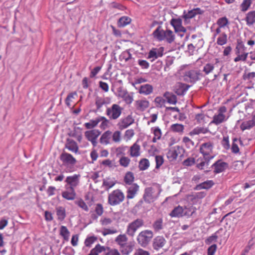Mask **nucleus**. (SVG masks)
<instances>
[{
    "label": "nucleus",
    "instance_id": "nucleus-38",
    "mask_svg": "<svg viewBox=\"0 0 255 255\" xmlns=\"http://www.w3.org/2000/svg\"><path fill=\"white\" fill-rule=\"evenodd\" d=\"M238 142H239L241 144H243V141L241 140L238 139L237 138L233 139L231 150L234 153H237L239 152V148L237 143Z\"/></svg>",
    "mask_w": 255,
    "mask_h": 255
},
{
    "label": "nucleus",
    "instance_id": "nucleus-49",
    "mask_svg": "<svg viewBox=\"0 0 255 255\" xmlns=\"http://www.w3.org/2000/svg\"><path fill=\"white\" fill-rule=\"evenodd\" d=\"M134 175L131 172H128L124 177L125 182L128 185H131L132 182L134 180Z\"/></svg>",
    "mask_w": 255,
    "mask_h": 255
},
{
    "label": "nucleus",
    "instance_id": "nucleus-24",
    "mask_svg": "<svg viewBox=\"0 0 255 255\" xmlns=\"http://www.w3.org/2000/svg\"><path fill=\"white\" fill-rule=\"evenodd\" d=\"M153 87L148 84L141 85L139 89V93L144 95L150 94L153 92Z\"/></svg>",
    "mask_w": 255,
    "mask_h": 255
},
{
    "label": "nucleus",
    "instance_id": "nucleus-7",
    "mask_svg": "<svg viewBox=\"0 0 255 255\" xmlns=\"http://www.w3.org/2000/svg\"><path fill=\"white\" fill-rule=\"evenodd\" d=\"M214 144L211 141H208L202 143L200 147V152L202 154L203 157L208 160H211L214 156L211 154L213 152Z\"/></svg>",
    "mask_w": 255,
    "mask_h": 255
},
{
    "label": "nucleus",
    "instance_id": "nucleus-27",
    "mask_svg": "<svg viewBox=\"0 0 255 255\" xmlns=\"http://www.w3.org/2000/svg\"><path fill=\"white\" fill-rule=\"evenodd\" d=\"M203 12L204 11L199 7L193 8V9L189 10L188 12L184 15V17L185 18H191L196 15L202 14Z\"/></svg>",
    "mask_w": 255,
    "mask_h": 255
},
{
    "label": "nucleus",
    "instance_id": "nucleus-30",
    "mask_svg": "<svg viewBox=\"0 0 255 255\" xmlns=\"http://www.w3.org/2000/svg\"><path fill=\"white\" fill-rule=\"evenodd\" d=\"M106 248L105 246H102L100 244H97L94 248L92 249L88 255H99V254L106 252Z\"/></svg>",
    "mask_w": 255,
    "mask_h": 255
},
{
    "label": "nucleus",
    "instance_id": "nucleus-18",
    "mask_svg": "<svg viewBox=\"0 0 255 255\" xmlns=\"http://www.w3.org/2000/svg\"><path fill=\"white\" fill-rule=\"evenodd\" d=\"M65 148L69 150L74 152L77 153L79 150L78 146L77 143L73 139L68 138L65 144Z\"/></svg>",
    "mask_w": 255,
    "mask_h": 255
},
{
    "label": "nucleus",
    "instance_id": "nucleus-45",
    "mask_svg": "<svg viewBox=\"0 0 255 255\" xmlns=\"http://www.w3.org/2000/svg\"><path fill=\"white\" fill-rule=\"evenodd\" d=\"M184 216H191L195 212L196 208L192 206H185L183 208Z\"/></svg>",
    "mask_w": 255,
    "mask_h": 255
},
{
    "label": "nucleus",
    "instance_id": "nucleus-3",
    "mask_svg": "<svg viewBox=\"0 0 255 255\" xmlns=\"http://www.w3.org/2000/svg\"><path fill=\"white\" fill-rule=\"evenodd\" d=\"M144 225V221L141 219H137L130 223L127 227L126 234L130 237H133L138 229Z\"/></svg>",
    "mask_w": 255,
    "mask_h": 255
},
{
    "label": "nucleus",
    "instance_id": "nucleus-13",
    "mask_svg": "<svg viewBox=\"0 0 255 255\" xmlns=\"http://www.w3.org/2000/svg\"><path fill=\"white\" fill-rule=\"evenodd\" d=\"M101 132L98 129H92L86 131L85 132V135L86 138L91 142L93 145L95 146L97 145V139L100 135Z\"/></svg>",
    "mask_w": 255,
    "mask_h": 255
},
{
    "label": "nucleus",
    "instance_id": "nucleus-59",
    "mask_svg": "<svg viewBox=\"0 0 255 255\" xmlns=\"http://www.w3.org/2000/svg\"><path fill=\"white\" fill-rule=\"evenodd\" d=\"M156 106L158 108H162L165 103V100L161 97H157L154 99Z\"/></svg>",
    "mask_w": 255,
    "mask_h": 255
},
{
    "label": "nucleus",
    "instance_id": "nucleus-64",
    "mask_svg": "<svg viewBox=\"0 0 255 255\" xmlns=\"http://www.w3.org/2000/svg\"><path fill=\"white\" fill-rule=\"evenodd\" d=\"M120 57L121 58L124 59L126 62H127L129 59H131L132 55L128 51H126L122 53Z\"/></svg>",
    "mask_w": 255,
    "mask_h": 255
},
{
    "label": "nucleus",
    "instance_id": "nucleus-58",
    "mask_svg": "<svg viewBox=\"0 0 255 255\" xmlns=\"http://www.w3.org/2000/svg\"><path fill=\"white\" fill-rule=\"evenodd\" d=\"M75 204L83 210L87 212L89 211V208L88 206L82 199H81L75 201Z\"/></svg>",
    "mask_w": 255,
    "mask_h": 255
},
{
    "label": "nucleus",
    "instance_id": "nucleus-2",
    "mask_svg": "<svg viewBox=\"0 0 255 255\" xmlns=\"http://www.w3.org/2000/svg\"><path fill=\"white\" fill-rule=\"evenodd\" d=\"M153 232L150 230H144L138 233L136 237L138 244L142 248H146L153 237Z\"/></svg>",
    "mask_w": 255,
    "mask_h": 255
},
{
    "label": "nucleus",
    "instance_id": "nucleus-62",
    "mask_svg": "<svg viewBox=\"0 0 255 255\" xmlns=\"http://www.w3.org/2000/svg\"><path fill=\"white\" fill-rule=\"evenodd\" d=\"M175 32L176 33H179V35L180 36L182 37L184 35V33L186 32V30L185 27H184L182 24H180L178 26L175 27L174 28Z\"/></svg>",
    "mask_w": 255,
    "mask_h": 255
},
{
    "label": "nucleus",
    "instance_id": "nucleus-53",
    "mask_svg": "<svg viewBox=\"0 0 255 255\" xmlns=\"http://www.w3.org/2000/svg\"><path fill=\"white\" fill-rule=\"evenodd\" d=\"M106 253L104 255H121L119 251L117 249L106 247Z\"/></svg>",
    "mask_w": 255,
    "mask_h": 255
},
{
    "label": "nucleus",
    "instance_id": "nucleus-11",
    "mask_svg": "<svg viewBox=\"0 0 255 255\" xmlns=\"http://www.w3.org/2000/svg\"><path fill=\"white\" fill-rule=\"evenodd\" d=\"M183 153V148L179 146L171 148L167 153V157L169 161L175 160L178 156H180Z\"/></svg>",
    "mask_w": 255,
    "mask_h": 255
},
{
    "label": "nucleus",
    "instance_id": "nucleus-5",
    "mask_svg": "<svg viewBox=\"0 0 255 255\" xmlns=\"http://www.w3.org/2000/svg\"><path fill=\"white\" fill-rule=\"evenodd\" d=\"M203 76L202 73L199 70H190L186 71L183 76V80L187 82L194 83L200 80Z\"/></svg>",
    "mask_w": 255,
    "mask_h": 255
},
{
    "label": "nucleus",
    "instance_id": "nucleus-26",
    "mask_svg": "<svg viewBox=\"0 0 255 255\" xmlns=\"http://www.w3.org/2000/svg\"><path fill=\"white\" fill-rule=\"evenodd\" d=\"M245 20L247 24L251 26L255 23V10H252L248 12L246 14Z\"/></svg>",
    "mask_w": 255,
    "mask_h": 255
},
{
    "label": "nucleus",
    "instance_id": "nucleus-52",
    "mask_svg": "<svg viewBox=\"0 0 255 255\" xmlns=\"http://www.w3.org/2000/svg\"><path fill=\"white\" fill-rule=\"evenodd\" d=\"M239 53L240 52L239 50L236 51V54H238V56L234 59V61L235 62H237L240 61H246L249 53L244 52L243 54L241 55L239 54Z\"/></svg>",
    "mask_w": 255,
    "mask_h": 255
},
{
    "label": "nucleus",
    "instance_id": "nucleus-8",
    "mask_svg": "<svg viewBox=\"0 0 255 255\" xmlns=\"http://www.w3.org/2000/svg\"><path fill=\"white\" fill-rule=\"evenodd\" d=\"M80 177V174H76L67 176L65 180L67 183L65 185L66 189L75 190V188L79 185Z\"/></svg>",
    "mask_w": 255,
    "mask_h": 255
},
{
    "label": "nucleus",
    "instance_id": "nucleus-21",
    "mask_svg": "<svg viewBox=\"0 0 255 255\" xmlns=\"http://www.w3.org/2000/svg\"><path fill=\"white\" fill-rule=\"evenodd\" d=\"M140 146L136 142L130 146L129 150V155L131 157H137L140 155Z\"/></svg>",
    "mask_w": 255,
    "mask_h": 255
},
{
    "label": "nucleus",
    "instance_id": "nucleus-9",
    "mask_svg": "<svg viewBox=\"0 0 255 255\" xmlns=\"http://www.w3.org/2000/svg\"><path fill=\"white\" fill-rule=\"evenodd\" d=\"M59 158L63 165L68 167L73 166L77 163L76 158L72 155L65 151L62 152Z\"/></svg>",
    "mask_w": 255,
    "mask_h": 255
},
{
    "label": "nucleus",
    "instance_id": "nucleus-17",
    "mask_svg": "<svg viewBox=\"0 0 255 255\" xmlns=\"http://www.w3.org/2000/svg\"><path fill=\"white\" fill-rule=\"evenodd\" d=\"M110 103V99L107 98H103L100 97H97L95 99V105L97 107V109L95 110V112L100 111V109L102 106L105 104H108Z\"/></svg>",
    "mask_w": 255,
    "mask_h": 255
},
{
    "label": "nucleus",
    "instance_id": "nucleus-63",
    "mask_svg": "<svg viewBox=\"0 0 255 255\" xmlns=\"http://www.w3.org/2000/svg\"><path fill=\"white\" fill-rule=\"evenodd\" d=\"M156 162V168H159L164 162L163 158L161 155H156L155 157Z\"/></svg>",
    "mask_w": 255,
    "mask_h": 255
},
{
    "label": "nucleus",
    "instance_id": "nucleus-35",
    "mask_svg": "<svg viewBox=\"0 0 255 255\" xmlns=\"http://www.w3.org/2000/svg\"><path fill=\"white\" fill-rule=\"evenodd\" d=\"M131 19L128 16H123L121 17L118 22V26L123 27L130 23Z\"/></svg>",
    "mask_w": 255,
    "mask_h": 255
},
{
    "label": "nucleus",
    "instance_id": "nucleus-44",
    "mask_svg": "<svg viewBox=\"0 0 255 255\" xmlns=\"http://www.w3.org/2000/svg\"><path fill=\"white\" fill-rule=\"evenodd\" d=\"M152 129H153L154 133V137L152 139V142H156L157 140H159L161 138L162 135L161 131L159 127H155Z\"/></svg>",
    "mask_w": 255,
    "mask_h": 255
},
{
    "label": "nucleus",
    "instance_id": "nucleus-28",
    "mask_svg": "<svg viewBox=\"0 0 255 255\" xmlns=\"http://www.w3.org/2000/svg\"><path fill=\"white\" fill-rule=\"evenodd\" d=\"M172 217H181L184 216L183 207L178 206L175 208L170 213Z\"/></svg>",
    "mask_w": 255,
    "mask_h": 255
},
{
    "label": "nucleus",
    "instance_id": "nucleus-60",
    "mask_svg": "<svg viewBox=\"0 0 255 255\" xmlns=\"http://www.w3.org/2000/svg\"><path fill=\"white\" fill-rule=\"evenodd\" d=\"M112 137L115 142H120L121 140V132L120 131H116L112 134Z\"/></svg>",
    "mask_w": 255,
    "mask_h": 255
},
{
    "label": "nucleus",
    "instance_id": "nucleus-25",
    "mask_svg": "<svg viewBox=\"0 0 255 255\" xmlns=\"http://www.w3.org/2000/svg\"><path fill=\"white\" fill-rule=\"evenodd\" d=\"M76 195L75 190L69 189L62 192V197L67 200H73L75 198Z\"/></svg>",
    "mask_w": 255,
    "mask_h": 255
},
{
    "label": "nucleus",
    "instance_id": "nucleus-50",
    "mask_svg": "<svg viewBox=\"0 0 255 255\" xmlns=\"http://www.w3.org/2000/svg\"><path fill=\"white\" fill-rule=\"evenodd\" d=\"M229 23V20L225 16L219 18L217 21V24L220 28L224 27L228 25Z\"/></svg>",
    "mask_w": 255,
    "mask_h": 255
},
{
    "label": "nucleus",
    "instance_id": "nucleus-37",
    "mask_svg": "<svg viewBox=\"0 0 255 255\" xmlns=\"http://www.w3.org/2000/svg\"><path fill=\"white\" fill-rule=\"evenodd\" d=\"M228 41L227 35L223 32L221 33L217 40V44L219 45L222 46L227 43Z\"/></svg>",
    "mask_w": 255,
    "mask_h": 255
},
{
    "label": "nucleus",
    "instance_id": "nucleus-20",
    "mask_svg": "<svg viewBox=\"0 0 255 255\" xmlns=\"http://www.w3.org/2000/svg\"><path fill=\"white\" fill-rule=\"evenodd\" d=\"M139 189V186L136 184H133L128 188L127 191V198L132 199L134 197Z\"/></svg>",
    "mask_w": 255,
    "mask_h": 255
},
{
    "label": "nucleus",
    "instance_id": "nucleus-36",
    "mask_svg": "<svg viewBox=\"0 0 255 255\" xmlns=\"http://www.w3.org/2000/svg\"><path fill=\"white\" fill-rule=\"evenodd\" d=\"M95 211L97 215L95 214L92 215V218L94 219H97L98 218V216H101L103 213L104 209L102 205L101 204H97L96 205Z\"/></svg>",
    "mask_w": 255,
    "mask_h": 255
},
{
    "label": "nucleus",
    "instance_id": "nucleus-16",
    "mask_svg": "<svg viewBox=\"0 0 255 255\" xmlns=\"http://www.w3.org/2000/svg\"><path fill=\"white\" fill-rule=\"evenodd\" d=\"M212 166L214 168V173H219L224 171L227 168L228 164L219 160L215 162Z\"/></svg>",
    "mask_w": 255,
    "mask_h": 255
},
{
    "label": "nucleus",
    "instance_id": "nucleus-40",
    "mask_svg": "<svg viewBox=\"0 0 255 255\" xmlns=\"http://www.w3.org/2000/svg\"><path fill=\"white\" fill-rule=\"evenodd\" d=\"M254 126L252 121L251 120L243 122L240 126V128L242 130L244 131L246 129H250Z\"/></svg>",
    "mask_w": 255,
    "mask_h": 255
},
{
    "label": "nucleus",
    "instance_id": "nucleus-55",
    "mask_svg": "<svg viewBox=\"0 0 255 255\" xmlns=\"http://www.w3.org/2000/svg\"><path fill=\"white\" fill-rule=\"evenodd\" d=\"M179 89L177 91V94L179 95H184L188 90L189 87H190L189 85H187L185 84H179Z\"/></svg>",
    "mask_w": 255,
    "mask_h": 255
},
{
    "label": "nucleus",
    "instance_id": "nucleus-47",
    "mask_svg": "<svg viewBox=\"0 0 255 255\" xmlns=\"http://www.w3.org/2000/svg\"><path fill=\"white\" fill-rule=\"evenodd\" d=\"M99 123L101 122L100 128L102 129H105L109 127L110 121L108 120L106 117L103 116L99 117Z\"/></svg>",
    "mask_w": 255,
    "mask_h": 255
},
{
    "label": "nucleus",
    "instance_id": "nucleus-6",
    "mask_svg": "<svg viewBox=\"0 0 255 255\" xmlns=\"http://www.w3.org/2000/svg\"><path fill=\"white\" fill-rule=\"evenodd\" d=\"M123 108L120 105L114 104L110 108H108L106 113L110 120H117L121 115Z\"/></svg>",
    "mask_w": 255,
    "mask_h": 255
},
{
    "label": "nucleus",
    "instance_id": "nucleus-56",
    "mask_svg": "<svg viewBox=\"0 0 255 255\" xmlns=\"http://www.w3.org/2000/svg\"><path fill=\"white\" fill-rule=\"evenodd\" d=\"M130 162V159L128 157L125 156H122L119 160L120 165L124 167H128L129 165Z\"/></svg>",
    "mask_w": 255,
    "mask_h": 255
},
{
    "label": "nucleus",
    "instance_id": "nucleus-4",
    "mask_svg": "<svg viewBox=\"0 0 255 255\" xmlns=\"http://www.w3.org/2000/svg\"><path fill=\"white\" fill-rule=\"evenodd\" d=\"M125 199L124 194L119 189L112 192L108 196V203L111 206L120 204Z\"/></svg>",
    "mask_w": 255,
    "mask_h": 255
},
{
    "label": "nucleus",
    "instance_id": "nucleus-31",
    "mask_svg": "<svg viewBox=\"0 0 255 255\" xmlns=\"http://www.w3.org/2000/svg\"><path fill=\"white\" fill-rule=\"evenodd\" d=\"M128 238L126 234L119 235L115 238V242L119 245V246H121L124 244L128 243Z\"/></svg>",
    "mask_w": 255,
    "mask_h": 255
},
{
    "label": "nucleus",
    "instance_id": "nucleus-51",
    "mask_svg": "<svg viewBox=\"0 0 255 255\" xmlns=\"http://www.w3.org/2000/svg\"><path fill=\"white\" fill-rule=\"evenodd\" d=\"M97 240V238L95 236H90L87 237L84 242L86 247L90 248L93 244Z\"/></svg>",
    "mask_w": 255,
    "mask_h": 255
},
{
    "label": "nucleus",
    "instance_id": "nucleus-61",
    "mask_svg": "<svg viewBox=\"0 0 255 255\" xmlns=\"http://www.w3.org/2000/svg\"><path fill=\"white\" fill-rule=\"evenodd\" d=\"M218 232H216L212 236H210L205 240V243L207 245H210L213 242H216L218 239V236L217 235V233Z\"/></svg>",
    "mask_w": 255,
    "mask_h": 255
},
{
    "label": "nucleus",
    "instance_id": "nucleus-57",
    "mask_svg": "<svg viewBox=\"0 0 255 255\" xmlns=\"http://www.w3.org/2000/svg\"><path fill=\"white\" fill-rule=\"evenodd\" d=\"M171 129L174 132H182L184 129V126L181 124H175L171 126Z\"/></svg>",
    "mask_w": 255,
    "mask_h": 255
},
{
    "label": "nucleus",
    "instance_id": "nucleus-22",
    "mask_svg": "<svg viewBox=\"0 0 255 255\" xmlns=\"http://www.w3.org/2000/svg\"><path fill=\"white\" fill-rule=\"evenodd\" d=\"M120 251L123 255H128L133 251V246L130 243H127L119 246Z\"/></svg>",
    "mask_w": 255,
    "mask_h": 255
},
{
    "label": "nucleus",
    "instance_id": "nucleus-32",
    "mask_svg": "<svg viewBox=\"0 0 255 255\" xmlns=\"http://www.w3.org/2000/svg\"><path fill=\"white\" fill-rule=\"evenodd\" d=\"M214 184V183L212 180H207L197 185L196 188L197 190H201L203 189H208L211 188Z\"/></svg>",
    "mask_w": 255,
    "mask_h": 255
},
{
    "label": "nucleus",
    "instance_id": "nucleus-1",
    "mask_svg": "<svg viewBox=\"0 0 255 255\" xmlns=\"http://www.w3.org/2000/svg\"><path fill=\"white\" fill-rule=\"evenodd\" d=\"M152 34L158 41L165 40L168 43H172L175 40V35L173 31L170 29L164 30L161 26H158Z\"/></svg>",
    "mask_w": 255,
    "mask_h": 255
},
{
    "label": "nucleus",
    "instance_id": "nucleus-46",
    "mask_svg": "<svg viewBox=\"0 0 255 255\" xmlns=\"http://www.w3.org/2000/svg\"><path fill=\"white\" fill-rule=\"evenodd\" d=\"M225 119V116L224 114H218L214 115L212 122L217 125L223 122Z\"/></svg>",
    "mask_w": 255,
    "mask_h": 255
},
{
    "label": "nucleus",
    "instance_id": "nucleus-23",
    "mask_svg": "<svg viewBox=\"0 0 255 255\" xmlns=\"http://www.w3.org/2000/svg\"><path fill=\"white\" fill-rule=\"evenodd\" d=\"M112 137V131L107 130L101 135L100 141L101 144L107 145L110 143V139Z\"/></svg>",
    "mask_w": 255,
    "mask_h": 255
},
{
    "label": "nucleus",
    "instance_id": "nucleus-14",
    "mask_svg": "<svg viewBox=\"0 0 255 255\" xmlns=\"http://www.w3.org/2000/svg\"><path fill=\"white\" fill-rule=\"evenodd\" d=\"M134 120L131 115H128L127 117L122 118L118 124V126L120 129L127 128L134 123Z\"/></svg>",
    "mask_w": 255,
    "mask_h": 255
},
{
    "label": "nucleus",
    "instance_id": "nucleus-15",
    "mask_svg": "<svg viewBox=\"0 0 255 255\" xmlns=\"http://www.w3.org/2000/svg\"><path fill=\"white\" fill-rule=\"evenodd\" d=\"M163 49L162 47L160 48H152L148 54L147 58L152 59L151 62L158 57H161L163 55Z\"/></svg>",
    "mask_w": 255,
    "mask_h": 255
},
{
    "label": "nucleus",
    "instance_id": "nucleus-29",
    "mask_svg": "<svg viewBox=\"0 0 255 255\" xmlns=\"http://www.w3.org/2000/svg\"><path fill=\"white\" fill-rule=\"evenodd\" d=\"M152 228L155 232H158L163 229V220L162 218L156 219L152 224Z\"/></svg>",
    "mask_w": 255,
    "mask_h": 255
},
{
    "label": "nucleus",
    "instance_id": "nucleus-43",
    "mask_svg": "<svg viewBox=\"0 0 255 255\" xmlns=\"http://www.w3.org/2000/svg\"><path fill=\"white\" fill-rule=\"evenodd\" d=\"M60 234L63 237V239L65 241H68L70 235V232L68 231L66 227L62 226L60 228Z\"/></svg>",
    "mask_w": 255,
    "mask_h": 255
},
{
    "label": "nucleus",
    "instance_id": "nucleus-54",
    "mask_svg": "<svg viewBox=\"0 0 255 255\" xmlns=\"http://www.w3.org/2000/svg\"><path fill=\"white\" fill-rule=\"evenodd\" d=\"M214 69V65L212 63L206 64L203 68V72L205 73L206 75H208L209 73L212 72Z\"/></svg>",
    "mask_w": 255,
    "mask_h": 255
},
{
    "label": "nucleus",
    "instance_id": "nucleus-42",
    "mask_svg": "<svg viewBox=\"0 0 255 255\" xmlns=\"http://www.w3.org/2000/svg\"><path fill=\"white\" fill-rule=\"evenodd\" d=\"M208 129L207 128H202V127H196L194 128L192 131H191L189 133L191 135H194L199 134L200 133H206L207 132Z\"/></svg>",
    "mask_w": 255,
    "mask_h": 255
},
{
    "label": "nucleus",
    "instance_id": "nucleus-34",
    "mask_svg": "<svg viewBox=\"0 0 255 255\" xmlns=\"http://www.w3.org/2000/svg\"><path fill=\"white\" fill-rule=\"evenodd\" d=\"M163 96L169 104L175 105L177 103V97L175 95L166 92L164 94Z\"/></svg>",
    "mask_w": 255,
    "mask_h": 255
},
{
    "label": "nucleus",
    "instance_id": "nucleus-19",
    "mask_svg": "<svg viewBox=\"0 0 255 255\" xmlns=\"http://www.w3.org/2000/svg\"><path fill=\"white\" fill-rule=\"evenodd\" d=\"M135 107L137 110L144 111L149 105V102L144 100H138L135 102Z\"/></svg>",
    "mask_w": 255,
    "mask_h": 255
},
{
    "label": "nucleus",
    "instance_id": "nucleus-33",
    "mask_svg": "<svg viewBox=\"0 0 255 255\" xmlns=\"http://www.w3.org/2000/svg\"><path fill=\"white\" fill-rule=\"evenodd\" d=\"M56 211L58 219L60 221H63L66 217L65 208L62 206H59L56 208Z\"/></svg>",
    "mask_w": 255,
    "mask_h": 255
},
{
    "label": "nucleus",
    "instance_id": "nucleus-39",
    "mask_svg": "<svg viewBox=\"0 0 255 255\" xmlns=\"http://www.w3.org/2000/svg\"><path fill=\"white\" fill-rule=\"evenodd\" d=\"M252 3V0H243L240 5V9L242 12L247 11Z\"/></svg>",
    "mask_w": 255,
    "mask_h": 255
},
{
    "label": "nucleus",
    "instance_id": "nucleus-48",
    "mask_svg": "<svg viewBox=\"0 0 255 255\" xmlns=\"http://www.w3.org/2000/svg\"><path fill=\"white\" fill-rule=\"evenodd\" d=\"M149 166V162L148 159L143 158L141 159L139 162V168L140 170H145L148 168Z\"/></svg>",
    "mask_w": 255,
    "mask_h": 255
},
{
    "label": "nucleus",
    "instance_id": "nucleus-10",
    "mask_svg": "<svg viewBox=\"0 0 255 255\" xmlns=\"http://www.w3.org/2000/svg\"><path fill=\"white\" fill-rule=\"evenodd\" d=\"M161 190L159 189V191L157 194H155V189L152 187H148L145 189L144 193L143 195V199L147 203H151L153 202L157 199L159 195Z\"/></svg>",
    "mask_w": 255,
    "mask_h": 255
},
{
    "label": "nucleus",
    "instance_id": "nucleus-12",
    "mask_svg": "<svg viewBox=\"0 0 255 255\" xmlns=\"http://www.w3.org/2000/svg\"><path fill=\"white\" fill-rule=\"evenodd\" d=\"M167 243V241L162 236L155 237L152 241V247L156 251H159L163 249Z\"/></svg>",
    "mask_w": 255,
    "mask_h": 255
},
{
    "label": "nucleus",
    "instance_id": "nucleus-41",
    "mask_svg": "<svg viewBox=\"0 0 255 255\" xmlns=\"http://www.w3.org/2000/svg\"><path fill=\"white\" fill-rule=\"evenodd\" d=\"M99 123V117H97L95 120H91L88 123H86L84 124L85 127L87 129H92L96 127Z\"/></svg>",
    "mask_w": 255,
    "mask_h": 255
}]
</instances>
